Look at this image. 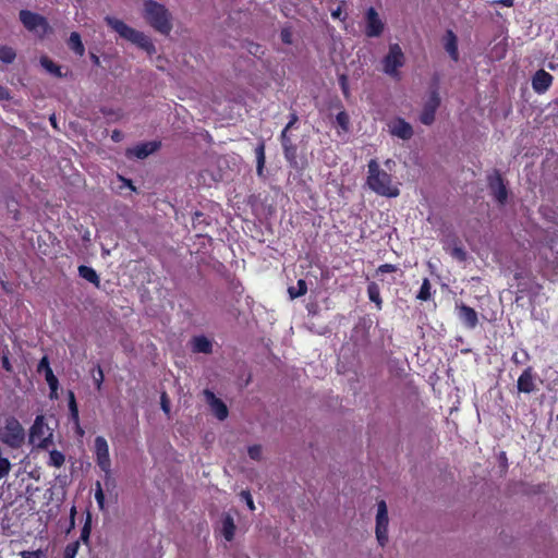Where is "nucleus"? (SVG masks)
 Listing matches in <instances>:
<instances>
[{"label": "nucleus", "instance_id": "obj_1", "mask_svg": "<svg viewBox=\"0 0 558 558\" xmlns=\"http://www.w3.org/2000/svg\"><path fill=\"white\" fill-rule=\"evenodd\" d=\"M367 186L377 195L388 198L397 197L400 194L398 183L386 170L381 169L376 159H371L367 163Z\"/></svg>", "mask_w": 558, "mask_h": 558}, {"label": "nucleus", "instance_id": "obj_2", "mask_svg": "<svg viewBox=\"0 0 558 558\" xmlns=\"http://www.w3.org/2000/svg\"><path fill=\"white\" fill-rule=\"evenodd\" d=\"M143 16L155 31L162 35H169L172 31L170 12L163 4L155 0L144 2Z\"/></svg>", "mask_w": 558, "mask_h": 558}, {"label": "nucleus", "instance_id": "obj_3", "mask_svg": "<svg viewBox=\"0 0 558 558\" xmlns=\"http://www.w3.org/2000/svg\"><path fill=\"white\" fill-rule=\"evenodd\" d=\"M105 21L107 25L110 26L113 31H116L122 38L131 41L138 48L145 50L149 56L156 52V47L153 40L143 32L132 28L123 21L118 20L116 17L107 16Z\"/></svg>", "mask_w": 558, "mask_h": 558}, {"label": "nucleus", "instance_id": "obj_4", "mask_svg": "<svg viewBox=\"0 0 558 558\" xmlns=\"http://www.w3.org/2000/svg\"><path fill=\"white\" fill-rule=\"evenodd\" d=\"M405 63V56L399 44H390L389 51L383 59V70L384 72L393 77L399 78L400 73L399 69L402 68Z\"/></svg>", "mask_w": 558, "mask_h": 558}, {"label": "nucleus", "instance_id": "obj_5", "mask_svg": "<svg viewBox=\"0 0 558 558\" xmlns=\"http://www.w3.org/2000/svg\"><path fill=\"white\" fill-rule=\"evenodd\" d=\"M24 439L25 432L19 420L14 416L8 417L2 434V441L12 448H19Z\"/></svg>", "mask_w": 558, "mask_h": 558}, {"label": "nucleus", "instance_id": "obj_6", "mask_svg": "<svg viewBox=\"0 0 558 558\" xmlns=\"http://www.w3.org/2000/svg\"><path fill=\"white\" fill-rule=\"evenodd\" d=\"M487 185L492 196L499 205H505L508 199V189L505 180L498 170L487 178Z\"/></svg>", "mask_w": 558, "mask_h": 558}, {"label": "nucleus", "instance_id": "obj_7", "mask_svg": "<svg viewBox=\"0 0 558 558\" xmlns=\"http://www.w3.org/2000/svg\"><path fill=\"white\" fill-rule=\"evenodd\" d=\"M19 15L24 27L31 32L41 29L43 34H46L50 29L47 19L38 13L21 10Z\"/></svg>", "mask_w": 558, "mask_h": 558}, {"label": "nucleus", "instance_id": "obj_8", "mask_svg": "<svg viewBox=\"0 0 558 558\" xmlns=\"http://www.w3.org/2000/svg\"><path fill=\"white\" fill-rule=\"evenodd\" d=\"M388 510L384 500L377 505L376 515V538L380 546H385L388 542Z\"/></svg>", "mask_w": 558, "mask_h": 558}, {"label": "nucleus", "instance_id": "obj_9", "mask_svg": "<svg viewBox=\"0 0 558 558\" xmlns=\"http://www.w3.org/2000/svg\"><path fill=\"white\" fill-rule=\"evenodd\" d=\"M440 106V97L437 88H434L429 93L428 99L423 106V110L420 114V121L425 125H432L435 121V114Z\"/></svg>", "mask_w": 558, "mask_h": 558}, {"label": "nucleus", "instance_id": "obj_10", "mask_svg": "<svg viewBox=\"0 0 558 558\" xmlns=\"http://www.w3.org/2000/svg\"><path fill=\"white\" fill-rule=\"evenodd\" d=\"M95 457L96 463L105 473H110L111 461L109 456V446L102 436L95 438Z\"/></svg>", "mask_w": 558, "mask_h": 558}, {"label": "nucleus", "instance_id": "obj_11", "mask_svg": "<svg viewBox=\"0 0 558 558\" xmlns=\"http://www.w3.org/2000/svg\"><path fill=\"white\" fill-rule=\"evenodd\" d=\"M47 426L43 415H38L29 430V440L33 444H37L41 448H46L50 442L51 434L46 436Z\"/></svg>", "mask_w": 558, "mask_h": 558}, {"label": "nucleus", "instance_id": "obj_12", "mask_svg": "<svg viewBox=\"0 0 558 558\" xmlns=\"http://www.w3.org/2000/svg\"><path fill=\"white\" fill-rule=\"evenodd\" d=\"M537 375L532 366H527L517 380V389L522 393H532L537 390Z\"/></svg>", "mask_w": 558, "mask_h": 558}, {"label": "nucleus", "instance_id": "obj_13", "mask_svg": "<svg viewBox=\"0 0 558 558\" xmlns=\"http://www.w3.org/2000/svg\"><path fill=\"white\" fill-rule=\"evenodd\" d=\"M160 142L151 141L144 142L135 145L134 147H130L125 150V156L129 159L137 158L145 159L153 153L157 151L160 148Z\"/></svg>", "mask_w": 558, "mask_h": 558}, {"label": "nucleus", "instance_id": "obj_14", "mask_svg": "<svg viewBox=\"0 0 558 558\" xmlns=\"http://www.w3.org/2000/svg\"><path fill=\"white\" fill-rule=\"evenodd\" d=\"M37 372L45 374V379L49 386L50 389V398H57L58 397V387H59V380L54 376L52 368L50 367L49 359L48 356H43L37 365Z\"/></svg>", "mask_w": 558, "mask_h": 558}, {"label": "nucleus", "instance_id": "obj_15", "mask_svg": "<svg viewBox=\"0 0 558 558\" xmlns=\"http://www.w3.org/2000/svg\"><path fill=\"white\" fill-rule=\"evenodd\" d=\"M456 311L458 318L462 322L464 327L468 329H474L478 324V316L476 311L464 304V303H456Z\"/></svg>", "mask_w": 558, "mask_h": 558}, {"label": "nucleus", "instance_id": "obj_16", "mask_svg": "<svg viewBox=\"0 0 558 558\" xmlns=\"http://www.w3.org/2000/svg\"><path fill=\"white\" fill-rule=\"evenodd\" d=\"M384 31V23L379 19L377 11L371 7L366 12V29L365 34L368 37H378Z\"/></svg>", "mask_w": 558, "mask_h": 558}, {"label": "nucleus", "instance_id": "obj_17", "mask_svg": "<svg viewBox=\"0 0 558 558\" xmlns=\"http://www.w3.org/2000/svg\"><path fill=\"white\" fill-rule=\"evenodd\" d=\"M204 395L215 416L219 421L226 420L228 417L229 411L225 402L221 399L217 398L216 395L209 389H206L204 391Z\"/></svg>", "mask_w": 558, "mask_h": 558}, {"label": "nucleus", "instance_id": "obj_18", "mask_svg": "<svg viewBox=\"0 0 558 558\" xmlns=\"http://www.w3.org/2000/svg\"><path fill=\"white\" fill-rule=\"evenodd\" d=\"M551 74L541 69L532 76V88L537 94L546 93L553 84Z\"/></svg>", "mask_w": 558, "mask_h": 558}, {"label": "nucleus", "instance_id": "obj_19", "mask_svg": "<svg viewBox=\"0 0 558 558\" xmlns=\"http://www.w3.org/2000/svg\"><path fill=\"white\" fill-rule=\"evenodd\" d=\"M389 128L391 134L401 140H410L413 136L412 125L402 118L395 119Z\"/></svg>", "mask_w": 558, "mask_h": 558}, {"label": "nucleus", "instance_id": "obj_20", "mask_svg": "<svg viewBox=\"0 0 558 558\" xmlns=\"http://www.w3.org/2000/svg\"><path fill=\"white\" fill-rule=\"evenodd\" d=\"M442 45L450 59L457 62L459 60L458 37L452 29L446 31Z\"/></svg>", "mask_w": 558, "mask_h": 558}, {"label": "nucleus", "instance_id": "obj_21", "mask_svg": "<svg viewBox=\"0 0 558 558\" xmlns=\"http://www.w3.org/2000/svg\"><path fill=\"white\" fill-rule=\"evenodd\" d=\"M192 351L195 353L210 354L213 342L205 336H195L191 340Z\"/></svg>", "mask_w": 558, "mask_h": 558}, {"label": "nucleus", "instance_id": "obj_22", "mask_svg": "<svg viewBox=\"0 0 558 558\" xmlns=\"http://www.w3.org/2000/svg\"><path fill=\"white\" fill-rule=\"evenodd\" d=\"M78 275L87 280L88 282L93 283L95 287L99 288L100 286V279L96 270L89 266L81 265L78 266Z\"/></svg>", "mask_w": 558, "mask_h": 558}, {"label": "nucleus", "instance_id": "obj_23", "mask_svg": "<svg viewBox=\"0 0 558 558\" xmlns=\"http://www.w3.org/2000/svg\"><path fill=\"white\" fill-rule=\"evenodd\" d=\"M255 157H256V173L258 177H264V168L266 162L265 156V143L260 142L255 147Z\"/></svg>", "mask_w": 558, "mask_h": 558}, {"label": "nucleus", "instance_id": "obj_24", "mask_svg": "<svg viewBox=\"0 0 558 558\" xmlns=\"http://www.w3.org/2000/svg\"><path fill=\"white\" fill-rule=\"evenodd\" d=\"M68 46L71 50H73L77 56L83 57L85 53V47L82 43L81 35L77 32H72L69 40Z\"/></svg>", "mask_w": 558, "mask_h": 558}, {"label": "nucleus", "instance_id": "obj_25", "mask_svg": "<svg viewBox=\"0 0 558 558\" xmlns=\"http://www.w3.org/2000/svg\"><path fill=\"white\" fill-rule=\"evenodd\" d=\"M235 524L230 515H227L222 521V535L226 541L231 542L234 537Z\"/></svg>", "mask_w": 558, "mask_h": 558}, {"label": "nucleus", "instance_id": "obj_26", "mask_svg": "<svg viewBox=\"0 0 558 558\" xmlns=\"http://www.w3.org/2000/svg\"><path fill=\"white\" fill-rule=\"evenodd\" d=\"M368 299L376 304L378 310L381 308L383 300L380 296L379 287L376 282H371L367 286Z\"/></svg>", "mask_w": 558, "mask_h": 558}, {"label": "nucleus", "instance_id": "obj_27", "mask_svg": "<svg viewBox=\"0 0 558 558\" xmlns=\"http://www.w3.org/2000/svg\"><path fill=\"white\" fill-rule=\"evenodd\" d=\"M306 292H307V284L304 279H299L296 282V287L288 288V293L292 300L303 296Z\"/></svg>", "mask_w": 558, "mask_h": 558}, {"label": "nucleus", "instance_id": "obj_28", "mask_svg": "<svg viewBox=\"0 0 558 558\" xmlns=\"http://www.w3.org/2000/svg\"><path fill=\"white\" fill-rule=\"evenodd\" d=\"M282 149H283L284 158L289 162V165L291 167H296V163H298V161H296V154H298L296 145L294 143L289 144L287 146H283Z\"/></svg>", "mask_w": 558, "mask_h": 558}, {"label": "nucleus", "instance_id": "obj_29", "mask_svg": "<svg viewBox=\"0 0 558 558\" xmlns=\"http://www.w3.org/2000/svg\"><path fill=\"white\" fill-rule=\"evenodd\" d=\"M41 65L51 74H53L57 77H62L63 74L61 73V69L58 64H56L52 60H50L47 57H43L40 59Z\"/></svg>", "mask_w": 558, "mask_h": 558}, {"label": "nucleus", "instance_id": "obj_30", "mask_svg": "<svg viewBox=\"0 0 558 558\" xmlns=\"http://www.w3.org/2000/svg\"><path fill=\"white\" fill-rule=\"evenodd\" d=\"M16 58V52L12 47L9 46H0V60L3 63L10 64Z\"/></svg>", "mask_w": 558, "mask_h": 558}, {"label": "nucleus", "instance_id": "obj_31", "mask_svg": "<svg viewBox=\"0 0 558 558\" xmlns=\"http://www.w3.org/2000/svg\"><path fill=\"white\" fill-rule=\"evenodd\" d=\"M65 457L59 450H51L49 453L48 464L54 468H61L64 464Z\"/></svg>", "mask_w": 558, "mask_h": 558}, {"label": "nucleus", "instance_id": "obj_32", "mask_svg": "<svg viewBox=\"0 0 558 558\" xmlns=\"http://www.w3.org/2000/svg\"><path fill=\"white\" fill-rule=\"evenodd\" d=\"M90 532H92V515L88 512L87 517H86V520L84 522V525H83V527L81 530V536H80L78 541L80 542L82 541L84 544H88Z\"/></svg>", "mask_w": 558, "mask_h": 558}, {"label": "nucleus", "instance_id": "obj_33", "mask_svg": "<svg viewBox=\"0 0 558 558\" xmlns=\"http://www.w3.org/2000/svg\"><path fill=\"white\" fill-rule=\"evenodd\" d=\"M430 289L432 286L429 280L427 278H424L416 298L420 301H428L432 296Z\"/></svg>", "mask_w": 558, "mask_h": 558}, {"label": "nucleus", "instance_id": "obj_34", "mask_svg": "<svg viewBox=\"0 0 558 558\" xmlns=\"http://www.w3.org/2000/svg\"><path fill=\"white\" fill-rule=\"evenodd\" d=\"M541 290V286L534 281H532L530 283V288H527V284L526 282H520L518 284V293L520 294H524V293H529V294H532V295H535L538 293V291Z\"/></svg>", "mask_w": 558, "mask_h": 558}, {"label": "nucleus", "instance_id": "obj_35", "mask_svg": "<svg viewBox=\"0 0 558 558\" xmlns=\"http://www.w3.org/2000/svg\"><path fill=\"white\" fill-rule=\"evenodd\" d=\"M336 122L343 132H348L350 128V117L347 111L341 110L336 116Z\"/></svg>", "mask_w": 558, "mask_h": 558}, {"label": "nucleus", "instance_id": "obj_36", "mask_svg": "<svg viewBox=\"0 0 558 558\" xmlns=\"http://www.w3.org/2000/svg\"><path fill=\"white\" fill-rule=\"evenodd\" d=\"M449 254L459 262H465L468 257L464 247L457 243L450 248Z\"/></svg>", "mask_w": 558, "mask_h": 558}, {"label": "nucleus", "instance_id": "obj_37", "mask_svg": "<svg viewBox=\"0 0 558 558\" xmlns=\"http://www.w3.org/2000/svg\"><path fill=\"white\" fill-rule=\"evenodd\" d=\"M80 548V541L69 543L63 551L62 558H75Z\"/></svg>", "mask_w": 558, "mask_h": 558}, {"label": "nucleus", "instance_id": "obj_38", "mask_svg": "<svg viewBox=\"0 0 558 558\" xmlns=\"http://www.w3.org/2000/svg\"><path fill=\"white\" fill-rule=\"evenodd\" d=\"M96 374L93 375L94 377V383H95V386L97 388V390H100L101 389V386H102V383H104V371L101 368V366L98 364L96 366Z\"/></svg>", "mask_w": 558, "mask_h": 558}, {"label": "nucleus", "instance_id": "obj_39", "mask_svg": "<svg viewBox=\"0 0 558 558\" xmlns=\"http://www.w3.org/2000/svg\"><path fill=\"white\" fill-rule=\"evenodd\" d=\"M193 227L197 228L199 225L204 223L205 226H208L209 222L206 220V216L202 213L196 210L192 218Z\"/></svg>", "mask_w": 558, "mask_h": 558}, {"label": "nucleus", "instance_id": "obj_40", "mask_svg": "<svg viewBox=\"0 0 558 558\" xmlns=\"http://www.w3.org/2000/svg\"><path fill=\"white\" fill-rule=\"evenodd\" d=\"M339 85H340L343 96L345 98H349L350 97V88H349L348 76L345 74H342L339 76Z\"/></svg>", "mask_w": 558, "mask_h": 558}, {"label": "nucleus", "instance_id": "obj_41", "mask_svg": "<svg viewBox=\"0 0 558 558\" xmlns=\"http://www.w3.org/2000/svg\"><path fill=\"white\" fill-rule=\"evenodd\" d=\"M95 499H96L99 508L102 509L104 505H105V494L102 492V488H101V485L99 482H97V484H96Z\"/></svg>", "mask_w": 558, "mask_h": 558}, {"label": "nucleus", "instance_id": "obj_42", "mask_svg": "<svg viewBox=\"0 0 558 558\" xmlns=\"http://www.w3.org/2000/svg\"><path fill=\"white\" fill-rule=\"evenodd\" d=\"M10 469V461L7 458L0 457V480L9 474Z\"/></svg>", "mask_w": 558, "mask_h": 558}, {"label": "nucleus", "instance_id": "obj_43", "mask_svg": "<svg viewBox=\"0 0 558 558\" xmlns=\"http://www.w3.org/2000/svg\"><path fill=\"white\" fill-rule=\"evenodd\" d=\"M247 452L253 460H259L262 458V447L259 445L250 446Z\"/></svg>", "mask_w": 558, "mask_h": 558}, {"label": "nucleus", "instance_id": "obj_44", "mask_svg": "<svg viewBox=\"0 0 558 558\" xmlns=\"http://www.w3.org/2000/svg\"><path fill=\"white\" fill-rule=\"evenodd\" d=\"M398 270V267L393 264H383L377 268V272L379 274H389V272H396Z\"/></svg>", "mask_w": 558, "mask_h": 558}, {"label": "nucleus", "instance_id": "obj_45", "mask_svg": "<svg viewBox=\"0 0 558 558\" xmlns=\"http://www.w3.org/2000/svg\"><path fill=\"white\" fill-rule=\"evenodd\" d=\"M280 38L283 44H292V33L289 28H282L280 32Z\"/></svg>", "mask_w": 558, "mask_h": 558}, {"label": "nucleus", "instance_id": "obj_46", "mask_svg": "<svg viewBox=\"0 0 558 558\" xmlns=\"http://www.w3.org/2000/svg\"><path fill=\"white\" fill-rule=\"evenodd\" d=\"M241 497L245 501V504L247 505L250 510H254L255 509L252 495H251V493L248 490H242L241 492Z\"/></svg>", "mask_w": 558, "mask_h": 558}, {"label": "nucleus", "instance_id": "obj_47", "mask_svg": "<svg viewBox=\"0 0 558 558\" xmlns=\"http://www.w3.org/2000/svg\"><path fill=\"white\" fill-rule=\"evenodd\" d=\"M289 131L288 129H283L281 131V134H280V143H281V146H287L289 144H293L292 142V138L291 136L289 135Z\"/></svg>", "mask_w": 558, "mask_h": 558}, {"label": "nucleus", "instance_id": "obj_48", "mask_svg": "<svg viewBox=\"0 0 558 558\" xmlns=\"http://www.w3.org/2000/svg\"><path fill=\"white\" fill-rule=\"evenodd\" d=\"M1 364H2V367L4 371L9 372V373H12L13 372V367H12V364L10 362V359H9V355L8 353H4L2 356H1Z\"/></svg>", "mask_w": 558, "mask_h": 558}, {"label": "nucleus", "instance_id": "obj_49", "mask_svg": "<svg viewBox=\"0 0 558 558\" xmlns=\"http://www.w3.org/2000/svg\"><path fill=\"white\" fill-rule=\"evenodd\" d=\"M68 401H69V411L70 412L78 409L76 399H75V395L71 390L68 392Z\"/></svg>", "mask_w": 558, "mask_h": 558}, {"label": "nucleus", "instance_id": "obj_50", "mask_svg": "<svg viewBox=\"0 0 558 558\" xmlns=\"http://www.w3.org/2000/svg\"><path fill=\"white\" fill-rule=\"evenodd\" d=\"M298 121H299L298 113L295 111L291 112L289 114V122L287 123L284 129H288V130L293 129L295 126V124L298 123Z\"/></svg>", "mask_w": 558, "mask_h": 558}, {"label": "nucleus", "instance_id": "obj_51", "mask_svg": "<svg viewBox=\"0 0 558 558\" xmlns=\"http://www.w3.org/2000/svg\"><path fill=\"white\" fill-rule=\"evenodd\" d=\"M161 409L166 413H169V411H170L169 400H168V397H167V395L165 392L161 395Z\"/></svg>", "mask_w": 558, "mask_h": 558}, {"label": "nucleus", "instance_id": "obj_52", "mask_svg": "<svg viewBox=\"0 0 558 558\" xmlns=\"http://www.w3.org/2000/svg\"><path fill=\"white\" fill-rule=\"evenodd\" d=\"M11 98L10 90L0 85V100H9Z\"/></svg>", "mask_w": 558, "mask_h": 558}, {"label": "nucleus", "instance_id": "obj_53", "mask_svg": "<svg viewBox=\"0 0 558 558\" xmlns=\"http://www.w3.org/2000/svg\"><path fill=\"white\" fill-rule=\"evenodd\" d=\"M123 137V134L119 130H113L111 134V140L116 143L120 142Z\"/></svg>", "mask_w": 558, "mask_h": 558}, {"label": "nucleus", "instance_id": "obj_54", "mask_svg": "<svg viewBox=\"0 0 558 558\" xmlns=\"http://www.w3.org/2000/svg\"><path fill=\"white\" fill-rule=\"evenodd\" d=\"M75 514H76V509H75V507L73 506V507L71 508V511H70V527H69V531H70L71 529H73V527H74V524H75Z\"/></svg>", "mask_w": 558, "mask_h": 558}, {"label": "nucleus", "instance_id": "obj_55", "mask_svg": "<svg viewBox=\"0 0 558 558\" xmlns=\"http://www.w3.org/2000/svg\"><path fill=\"white\" fill-rule=\"evenodd\" d=\"M70 418L73 423H75L78 426V409L70 412Z\"/></svg>", "mask_w": 558, "mask_h": 558}, {"label": "nucleus", "instance_id": "obj_56", "mask_svg": "<svg viewBox=\"0 0 558 558\" xmlns=\"http://www.w3.org/2000/svg\"><path fill=\"white\" fill-rule=\"evenodd\" d=\"M22 558H39L37 551H23Z\"/></svg>", "mask_w": 558, "mask_h": 558}, {"label": "nucleus", "instance_id": "obj_57", "mask_svg": "<svg viewBox=\"0 0 558 558\" xmlns=\"http://www.w3.org/2000/svg\"><path fill=\"white\" fill-rule=\"evenodd\" d=\"M496 3H499L504 7L510 8L513 5V0H497Z\"/></svg>", "mask_w": 558, "mask_h": 558}, {"label": "nucleus", "instance_id": "obj_58", "mask_svg": "<svg viewBox=\"0 0 558 558\" xmlns=\"http://www.w3.org/2000/svg\"><path fill=\"white\" fill-rule=\"evenodd\" d=\"M341 14H342V10H341V8H340V7H338L336 10H333V11L331 12V16H332L333 19H339V17L341 16Z\"/></svg>", "mask_w": 558, "mask_h": 558}, {"label": "nucleus", "instance_id": "obj_59", "mask_svg": "<svg viewBox=\"0 0 558 558\" xmlns=\"http://www.w3.org/2000/svg\"><path fill=\"white\" fill-rule=\"evenodd\" d=\"M90 59H92V61H93V63L95 65H99L100 64V60H99V57L97 54L90 53Z\"/></svg>", "mask_w": 558, "mask_h": 558}, {"label": "nucleus", "instance_id": "obj_60", "mask_svg": "<svg viewBox=\"0 0 558 558\" xmlns=\"http://www.w3.org/2000/svg\"><path fill=\"white\" fill-rule=\"evenodd\" d=\"M511 360L515 363V364H521L522 362L520 361V359H518V354L514 353L511 357Z\"/></svg>", "mask_w": 558, "mask_h": 558}, {"label": "nucleus", "instance_id": "obj_61", "mask_svg": "<svg viewBox=\"0 0 558 558\" xmlns=\"http://www.w3.org/2000/svg\"><path fill=\"white\" fill-rule=\"evenodd\" d=\"M549 68L553 70V71H557L558 72V64H550Z\"/></svg>", "mask_w": 558, "mask_h": 558}, {"label": "nucleus", "instance_id": "obj_62", "mask_svg": "<svg viewBox=\"0 0 558 558\" xmlns=\"http://www.w3.org/2000/svg\"><path fill=\"white\" fill-rule=\"evenodd\" d=\"M50 122L54 128H57L56 118L53 116L50 118Z\"/></svg>", "mask_w": 558, "mask_h": 558}, {"label": "nucleus", "instance_id": "obj_63", "mask_svg": "<svg viewBox=\"0 0 558 558\" xmlns=\"http://www.w3.org/2000/svg\"><path fill=\"white\" fill-rule=\"evenodd\" d=\"M391 162H392V161L388 159V160L385 162V165H386L387 167H389Z\"/></svg>", "mask_w": 558, "mask_h": 558}, {"label": "nucleus", "instance_id": "obj_64", "mask_svg": "<svg viewBox=\"0 0 558 558\" xmlns=\"http://www.w3.org/2000/svg\"><path fill=\"white\" fill-rule=\"evenodd\" d=\"M129 185L131 186L132 190H135V186L132 185L131 181H129Z\"/></svg>", "mask_w": 558, "mask_h": 558}]
</instances>
